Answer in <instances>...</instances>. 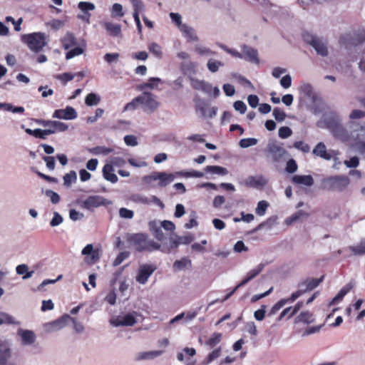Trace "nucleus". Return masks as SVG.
Here are the masks:
<instances>
[{"instance_id":"nucleus-1","label":"nucleus","mask_w":365,"mask_h":365,"mask_svg":"<svg viewBox=\"0 0 365 365\" xmlns=\"http://www.w3.org/2000/svg\"><path fill=\"white\" fill-rule=\"evenodd\" d=\"M326 127L332 135L343 142H347L355 146L361 154L365 155V142L361 140V136L364 135L365 128L360 126L352 131H348L341 124L338 115H331L324 119Z\"/></svg>"},{"instance_id":"nucleus-2","label":"nucleus","mask_w":365,"mask_h":365,"mask_svg":"<svg viewBox=\"0 0 365 365\" xmlns=\"http://www.w3.org/2000/svg\"><path fill=\"white\" fill-rule=\"evenodd\" d=\"M128 242L138 252H153L160 250L161 245L153 240L148 239V235L144 233L132 234L128 237Z\"/></svg>"},{"instance_id":"nucleus-3","label":"nucleus","mask_w":365,"mask_h":365,"mask_svg":"<svg viewBox=\"0 0 365 365\" xmlns=\"http://www.w3.org/2000/svg\"><path fill=\"white\" fill-rule=\"evenodd\" d=\"M21 41L27 45L31 51L38 53L47 44V36L43 32H34L23 35Z\"/></svg>"},{"instance_id":"nucleus-4","label":"nucleus","mask_w":365,"mask_h":365,"mask_svg":"<svg viewBox=\"0 0 365 365\" xmlns=\"http://www.w3.org/2000/svg\"><path fill=\"white\" fill-rule=\"evenodd\" d=\"M349 184V179L345 175H335L324 178L322 181L323 188L329 191L341 192Z\"/></svg>"},{"instance_id":"nucleus-5","label":"nucleus","mask_w":365,"mask_h":365,"mask_svg":"<svg viewBox=\"0 0 365 365\" xmlns=\"http://www.w3.org/2000/svg\"><path fill=\"white\" fill-rule=\"evenodd\" d=\"M324 275H322L320 278L308 277L300 282L298 284L299 289L297 292L292 293L290 297L291 302H294L303 294L314 289L324 281Z\"/></svg>"},{"instance_id":"nucleus-6","label":"nucleus","mask_w":365,"mask_h":365,"mask_svg":"<svg viewBox=\"0 0 365 365\" xmlns=\"http://www.w3.org/2000/svg\"><path fill=\"white\" fill-rule=\"evenodd\" d=\"M175 175L184 178H202L204 176V173L202 172H200L195 170L190 171H179L177 172L175 175L172 173L160 172L158 176L159 186H166L167 185L173 181Z\"/></svg>"},{"instance_id":"nucleus-7","label":"nucleus","mask_w":365,"mask_h":365,"mask_svg":"<svg viewBox=\"0 0 365 365\" xmlns=\"http://www.w3.org/2000/svg\"><path fill=\"white\" fill-rule=\"evenodd\" d=\"M264 265L259 264L256 268L250 270L247 276L229 293H227L222 299H215L210 303V305H213L217 302L222 303L232 296L235 292L241 287L247 284L250 281L256 277L263 269Z\"/></svg>"},{"instance_id":"nucleus-8","label":"nucleus","mask_w":365,"mask_h":365,"mask_svg":"<svg viewBox=\"0 0 365 365\" xmlns=\"http://www.w3.org/2000/svg\"><path fill=\"white\" fill-rule=\"evenodd\" d=\"M85 256V262L89 264H94L98 262L101 257V251L99 248H93L92 244L87 245L81 251Z\"/></svg>"},{"instance_id":"nucleus-9","label":"nucleus","mask_w":365,"mask_h":365,"mask_svg":"<svg viewBox=\"0 0 365 365\" xmlns=\"http://www.w3.org/2000/svg\"><path fill=\"white\" fill-rule=\"evenodd\" d=\"M285 154L286 150L274 143L268 144L266 149L267 158L273 163L280 162Z\"/></svg>"},{"instance_id":"nucleus-10","label":"nucleus","mask_w":365,"mask_h":365,"mask_svg":"<svg viewBox=\"0 0 365 365\" xmlns=\"http://www.w3.org/2000/svg\"><path fill=\"white\" fill-rule=\"evenodd\" d=\"M156 269L157 267L155 264H144L140 265L135 277L136 281L141 284H145Z\"/></svg>"},{"instance_id":"nucleus-11","label":"nucleus","mask_w":365,"mask_h":365,"mask_svg":"<svg viewBox=\"0 0 365 365\" xmlns=\"http://www.w3.org/2000/svg\"><path fill=\"white\" fill-rule=\"evenodd\" d=\"M141 104L145 106V110L153 112L159 106L158 102L155 99V96L148 92H144L140 96Z\"/></svg>"},{"instance_id":"nucleus-12","label":"nucleus","mask_w":365,"mask_h":365,"mask_svg":"<svg viewBox=\"0 0 365 365\" xmlns=\"http://www.w3.org/2000/svg\"><path fill=\"white\" fill-rule=\"evenodd\" d=\"M242 51L243 54L242 59H245L249 62L255 64L259 63V58L257 50L255 49L254 48L250 46L245 44L242 46Z\"/></svg>"},{"instance_id":"nucleus-13","label":"nucleus","mask_w":365,"mask_h":365,"mask_svg":"<svg viewBox=\"0 0 365 365\" xmlns=\"http://www.w3.org/2000/svg\"><path fill=\"white\" fill-rule=\"evenodd\" d=\"M52 117L59 119L73 120L77 118V113L73 107L67 106L65 109L56 110Z\"/></svg>"},{"instance_id":"nucleus-14","label":"nucleus","mask_w":365,"mask_h":365,"mask_svg":"<svg viewBox=\"0 0 365 365\" xmlns=\"http://www.w3.org/2000/svg\"><path fill=\"white\" fill-rule=\"evenodd\" d=\"M135 317L133 314H126L123 317H118L111 320V324L115 327L125 326L131 327L136 323Z\"/></svg>"},{"instance_id":"nucleus-15","label":"nucleus","mask_w":365,"mask_h":365,"mask_svg":"<svg viewBox=\"0 0 365 365\" xmlns=\"http://www.w3.org/2000/svg\"><path fill=\"white\" fill-rule=\"evenodd\" d=\"M105 205V199L98 195H92L88 197L83 201L82 207L87 210H91L95 207H100Z\"/></svg>"},{"instance_id":"nucleus-16","label":"nucleus","mask_w":365,"mask_h":365,"mask_svg":"<svg viewBox=\"0 0 365 365\" xmlns=\"http://www.w3.org/2000/svg\"><path fill=\"white\" fill-rule=\"evenodd\" d=\"M299 91L304 96L311 98L313 102L316 101L317 96L314 92V88L312 84L309 83H304L299 86Z\"/></svg>"},{"instance_id":"nucleus-17","label":"nucleus","mask_w":365,"mask_h":365,"mask_svg":"<svg viewBox=\"0 0 365 365\" xmlns=\"http://www.w3.org/2000/svg\"><path fill=\"white\" fill-rule=\"evenodd\" d=\"M18 334L21 336L24 345L32 344L36 341V335L33 331L19 329Z\"/></svg>"},{"instance_id":"nucleus-18","label":"nucleus","mask_w":365,"mask_h":365,"mask_svg":"<svg viewBox=\"0 0 365 365\" xmlns=\"http://www.w3.org/2000/svg\"><path fill=\"white\" fill-rule=\"evenodd\" d=\"M313 154L319 156L322 158L329 160L331 158V155L327 152L326 145L324 143H319L313 150Z\"/></svg>"},{"instance_id":"nucleus-19","label":"nucleus","mask_w":365,"mask_h":365,"mask_svg":"<svg viewBox=\"0 0 365 365\" xmlns=\"http://www.w3.org/2000/svg\"><path fill=\"white\" fill-rule=\"evenodd\" d=\"M113 171L112 165L106 164L103 168V175L104 178L112 183H115L118 178Z\"/></svg>"},{"instance_id":"nucleus-20","label":"nucleus","mask_w":365,"mask_h":365,"mask_svg":"<svg viewBox=\"0 0 365 365\" xmlns=\"http://www.w3.org/2000/svg\"><path fill=\"white\" fill-rule=\"evenodd\" d=\"M180 31L182 32L183 36L187 38L188 41H197V37L195 34V31L190 26L182 24L180 26Z\"/></svg>"},{"instance_id":"nucleus-21","label":"nucleus","mask_w":365,"mask_h":365,"mask_svg":"<svg viewBox=\"0 0 365 365\" xmlns=\"http://www.w3.org/2000/svg\"><path fill=\"white\" fill-rule=\"evenodd\" d=\"M11 355V351L9 346L4 343H0V365H5Z\"/></svg>"},{"instance_id":"nucleus-22","label":"nucleus","mask_w":365,"mask_h":365,"mask_svg":"<svg viewBox=\"0 0 365 365\" xmlns=\"http://www.w3.org/2000/svg\"><path fill=\"white\" fill-rule=\"evenodd\" d=\"M61 43L65 50H68L72 46L77 44L76 38L72 33H66V34L61 38Z\"/></svg>"},{"instance_id":"nucleus-23","label":"nucleus","mask_w":365,"mask_h":365,"mask_svg":"<svg viewBox=\"0 0 365 365\" xmlns=\"http://www.w3.org/2000/svg\"><path fill=\"white\" fill-rule=\"evenodd\" d=\"M292 182L299 185L312 186L314 184V179L311 175H294L292 178Z\"/></svg>"},{"instance_id":"nucleus-24","label":"nucleus","mask_w":365,"mask_h":365,"mask_svg":"<svg viewBox=\"0 0 365 365\" xmlns=\"http://www.w3.org/2000/svg\"><path fill=\"white\" fill-rule=\"evenodd\" d=\"M104 27L108 34L113 37L118 36L121 34V26L119 24L106 22L104 24Z\"/></svg>"},{"instance_id":"nucleus-25","label":"nucleus","mask_w":365,"mask_h":365,"mask_svg":"<svg viewBox=\"0 0 365 365\" xmlns=\"http://www.w3.org/2000/svg\"><path fill=\"white\" fill-rule=\"evenodd\" d=\"M163 351H145L139 353L135 359L137 361L145 360L154 359L157 356H160L163 354Z\"/></svg>"},{"instance_id":"nucleus-26","label":"nucleus","mask_w":365,"mask_h":365,"mask_svg":"<svg viewBox=\"0 0 365 365\" xmlns=\"http://www.w3.org/2000/svg\"><path fill=\"white\" fill-rule=\"evenodd\" d=\"M312 46L315 49L317 54L322 56H327L328 55L327 45L319 38H318Z\"/></svg>"},{"instance_id":"nucleus-27","label":"nucleus","mask_w":365,"mask_h":365,"mask_svg":"<svg viewBox=\"0 0 365 365\" xmlns=\"http://www.w3.org/2000/svg\"><path fill=\"white\" fill-rule=\"evenodd\" d=\"M205 173L225 175L228 173L226 168L218 165H207L204 168Z\"/></svg>"},{"instance_id":"nucleus-28","label":"nucleus","mask_w":365,"mask_h":365,"mask_svg":"<svg viewBox=\"0 0 365 365\" xmlns=\"http://www.w3.org/2000/svg\"><path fill=\"white\" fill-rule=\"evenodd\" d=\"M350 44L357 46L365 42V31H361L354 33L353 36L350 38Z\"/></svg>"},{"instance_id":"nucleus-29","label":"nucleus","mask_w":365,"mask_h":365,"mask_svg":"<svg viewBox=\"0 0 365 365\" xmlns=\"http://www.w3.org/2000/svg\"><path fill=\"white\" fill-rule=\"evenodd\" d=\"M191 260L187 257H182L179 260H176L173 264L175 270H182L187 267H191Z\"/></svg>"},{"instance_id":"nucleus-30","label":"nucleus","mask_w":365,"mask_h":365,"mask_svg":"<svg viewBox=\"0 0 365 365\" xmlns=\"http://www.w3.org/2000/svg\"><path fill=\"white\" fill-rule=\"evenodd\" d=\"M297 322L310 324L314 322L313 314L309 311L302 312L297 317Z\"/></svg>"},{"instance_id":"nucleus-31","label":"nucleus","mask_w":365,"mask_h":365,"mask_svg":"<svg viewBox=\"0 0 365 365\" xmlns=\"http://www.w3.org/2000/svg\"><path fill=\"white\" fill-rule=\"evenodd\" d=\"M221 339H222V334H220L219 332H215L206 341L205 344L209 346L210 348H213L220 342Z\"/></svg>"},{"instance_id":"nucleus-32","label":"nucleus","mask_w":365,"mask_h":365,"mask_svg":"<svg viewBox=\"0 0 365 365\" xmlns=\"http://www.w3.org/2000/svg\"><path fill=\"white\" fill-rule=\"evenodd\" d=\"M16 273L18 274H24L23 279H26L32 277L34 271L29 272V267L26 264H19L16 267Z\"/></svg>"},{"instance_id":"nucleus-33","label":"nucleus","mask_w":365,"mask_h":365,"mask_svg":"<svg viewBox=\"0 0 365 365\" xmlns=\"http://www.w3.org/2000/svg\"><path fill=\"white\" fill-rule=\"evenodd\" d=\"M68 319H70V317L68 315H66L61 319L55 320L50 324L51 329L53 330L61 329L66 325V320Z\"/></svg>"},{"instance_id":"nucleus-34","label":"nucleus","mask_w":365,"mask_h":365,"mask_svg":"<svg viewBox=\"0 0 365 365\" xmlns=\"http://www.w3.org/2000/svg\"><path fill=\"white\" fill-rule=\"evenodd\" d=\"M179 245H180L179 240H178V239L177 237V235H175L174 237H170V245H169V247H164L163 246V248L161 249V251H163L164 252L169 253L173 250L177 249Z\"/></svg>"},{"instance_id":"nucleus-35","label":"nucleus","mask_w":365,"mask_h":365,"mask_svg":"<svg viewBox=\"0 0 365 365\" xmlns=\"http://www.w3.org/2000/svg\"><path fill=\"white\" fill-rule=\"evenodd\" d=\"M100 101L101 98L93 93H88L85 99V103L88 106L98 105Z\"/></svg>"},{"instance_id":"nucleus-36","label":"nucleus","mask_w":365,"mask_h":365,"mask_svg":"<svg viewBox=\"0 0 365 365\" xmlns=\"http://www.w3.org/2000/svg\"><path fill=\"white\" fill-rule=\"evenodd\" d=\"M68 128V126L66 123L61 121L53 120V122L52 123V125L51 126V128H49L48 130H54V133H56L63 132L66 130Z\"/></svg>"},{"instance_id":"nucleus-37","label":"nucleus","mask_w":365,"mask_h":365,"mask_svg":"<svg viewBox=\"0 0 365 365\" xmlns=\"http://www.w3.org/2000/svg\"><path fill=\"white\" fill-rule=\"evenodd\" d=\"M139 104H141L140 96L135 97L130 102L128 103L125 106L123 111L134 110L138 108Z\"/></svg>"},{"instance_id":"nucleus-38","label":"nucleus","mask_w":365,"mask_h":365,"mask_svg":"<svg viewBox=\"0 0 365 365\" xmlns=\"http://www.w3.org/2000/svg\"><path fill=\"white\" fill-rule=\"evenodd\" d=\"M34 136L35 138L40 139H46L47 135L54 133V130H51L48 129L42 130L40 128H36L34 130Z\"/></svg>"},{"instance_id":"nucleus-39","label":"nucleus","mask_w":365,"mask_h":365,"mask_svg":"<svg viewBox=\"0 0 365 365\" xmlns=\"http://www.w3.org/2000/svg\"><path fill=\"white\" fill-rule=\"evenodd\" d=\"M89 151L95 155H108L113 151V149L103 146H96L93 148H91Z\"/></svg>"},{"instance_id":"nucleus-40","label":"nucleus","mask_w":365,"mask_h":365,"mask_svg":"<svg viewBox=\"0 0 365 365\" xmlns=\"http://www.w3.org/2000/svg\"><path fill=\"white\" fill-rule=\"evenodd\" d=\"M78 9L84 14H89L88 11H93L95 9V5L91 2L81 1L78 3Z\"/></svg>"},{"instance_id":"nucleus-41","label":"nucleus","mask_w":365,"mask_h":365,"mask_svg":"<svg viewBox=\"0 0 365 365\" xmlns=\"http://www.w3.org/2000/svg\"><path fill=\"white\" fill-rule=\"evenodd\" d=\"M349 292V288L343 287L339 293L335 296L329 304V306L334 305L342 300L344 297Z\"/></svg>"},{"instance_id":"nucleus-42","label":"nucleus","mask_w":365,"mask_h":365,"mask_svg":"<svg viewBox=\"0 0 365 365\" xmlns=\"http://www.w3.org/2000/svg\"><path fill=\"white\" fill-rule=\"evenodd\" d=\"M292 302L290 297L287 299H282L277 302L271 309L270 314H274L277 312L282 307H283L287 303Z\"/></svg>"},{"instance_id":"nucleus-43","label":"nucleus","mask_w":365,"mask_h":365,"mask_svg":"<svg viewBox=\"0 0 365 365\" xmlns=\"http://www.w3.org/2000/svg\"><path fill=\"white\" fill-rule=\"evenodd\" d=\"M349 250L355 255H365V242H361L359 245L351 246Z\"/></svg>"},{"instance_id":"nucleus-44","label":"nucleus","mask_w":365,"mask_h":365,"mask_svg":"<svg viewBox=\"0 0 365 365\" xmlns=\"http://www.w3.org/2000/svg\"><path fill=\"white\" fill-rule=\"evenodd\" d=\"M258 140L254 138H243L240 140L239 145L242 148H246L250 146L255 145Z\"/></svg>"},{"instance_id":"nucleus-45","label":"nucleus","mask_w":365,"mask_h":365,"mask_svg":"<svg viewBox=\"0 0 365 365\" xmlns=\"http://www.w3.org/2000/svg\"><path fill=\"white\" fill-rule=\"evenodd\" d=\"M269 206V204L265 200L259 201L256 208V214L259 216H262L265 214L266 210Z\"/></svg>"},{"instance_id":"nucleus-46","label":"nucleus","mask_w":365,"mask_h":365,"mask_svg":"<svg viewBox=\"0 0 365 365\" xmlns=\"http://www.w3.org/2000/svg\"><path fill=\"white\" fill-rule=\"evenodd\" d=\"M76 74L71 73H63L56 76V78L60 80L63 85H66L68 81H72Z\"/></svg>"},{"instance_id":"nucleus-47","label":"nucleus","mask_w":365,"mask_h":365,"mask_svg":"<svg viewBox=\"0 0 365 365\" xmlns=\"http://www.w3.org/2000/svg\"><path fill=\"white\" fill-rule=\"evenodd\" d=\"M272 114L275 120L279 122L283 121L286 118L285 112L280 108H274Z\"/></svg>"},{"instance_id":"nucleus-48","label":"nucleus","mask_w":365,"mask_h":365,"mask_svg":"<svg viewBox=\"0 0 365 365\" xmlns=\"http://www.w3.org/2000/svg\"><path fill=\"white\" fill-rule=\"evenodd\" d=\"M292 134V129L287 126H282L278 130L279 137L282 139L289 138Z\"/></svg>"},{"instance_id":"nucleus-49","label":"nucleus","mask_w":365,"mask_h":365,"mask_svg":"<svg viewBox=\"0 0 365 365\" xmlns=\"http://www.w3.org/2000/svg\"><path fill=\"white\" fill-rule=\"evenodd\" d=\"M111 13L113 17H122L124 15L122 5L118 3L114 4L112 6Z\"/></svg>"},{"instance_id":"nucleus-50","label":"nucleus","mask_w":365,"mask_h":365,"mask_svg":"<svg viewBox=\"0 0 365 365\" xmlns=\"http://www.w3.org/2000/svg\"><path fill=\"white\" fill-rule=\"evenodd\" d=\"M222 65L221 61L210 59L207 66L210 71L215 73L218 71L219 67Z\"/></svg>"},{"instance_id":"nucleus-51","label":"nucleus","mask_w":365,"mask_h":365,"mask_svg":"<svg viewBox=\"0 0 365 365\" xmlns=\"http://www.w3.org/2000/svg\"><path fill=\"white\" fill-rule=\"evenodd\" d=\"M45 194L47 197H50L53 204H57L60 202L61 197L57 192L51 190H46Z\"/></svg>"},{"instance_id":"nucleus-52","label":"nucleus","mask_w":365,"mask_h":365,"mask_svg":"<svg viewBox=\"0 0 365 365\" xmlns=\"http://www.w3.org/2000/svg\"><path fill=\"white\" fill-rule=\"evenodd\" d=\"M302 38H303V40L307 43L308 44L312 46L314 42L319 38H317V36H314L313 34H312L311 33L309 32H304L302 34Z\"/></svg>"},{"instance_id":"nucleus-53","label":"nucleus","mask_w":365,"mask_h":365,"mask_svg":"<svg viewBox=\"0 0 365 365\" xmlns=\"http://www.w3.org/2000/svg\"><path fill=\"white\" fill-rule=\"evenodd\" d=\"M149 51L156 57L160 58L162 56L160 46L156 43H152L148 46Z\"/></svg>"},{"instance_id":"nucleus-54","label":"nucleus","mask_w":365,"mask_h":365,"mask_svg":"<svg viewBox=\"0 0 365 365\" xmlns=\"http://www.w3.org/2000/svg\"><path fill=\"white\" fill-rule=\"evenodd\" d=\"M83 52V48L80 47H75L74 48H72L71 50L68 51L66 54V59H71L76 56H79L82 54Z\"/></svg>"},{"instance_id":"nucleus-55","label":"nucleus","mask_w":365,"mask_h":365,"mask_svg":"<svg viewBox=\"0 0 365 365\" xmlns=\"http://www.w3.org/2000/svg\"><path fill=\"white\" fill-rule=\"evenodd\" d=\"M76 180V174L74 171H71L63 176L64 185L69 186L73 181Z\"/></svg>"},{"instance_id":"nucleus-56","label":"nucleus","mask_w":365,"mask_h":365,"mask_svg":"<svg viewBox=\"0 0 365 365\" xmlns=\"http://www.w3.org/2000/svg\"><path fill=\"white\" fill-rule=\"evenodd\" d=\"M294 147L303 153H309L310 150V147L308 144L304 143L303 141H296L294 143Z\"/></svg>"},{"instance_id":"nucleus-57","label":"nucleus","mask_w":365,"mask_h":365,"mask_svg":"<svg viewBox=\"0 0 365 365\" xmlns=\"http://www.w3.org/2000/svg\"><path fill=\"white\" fill-rule=\"evenodd\" d=\"M134 11L141 13L144 10V4L141 0H130Z\"/></svg>"},{"instance_id":"nucleus-58","label":"nucleus","mask_w":365,"mask_h":365,"mask_svg":"<svg viewBox=\"0 0 365 365\" xmlns=\"http://www.w3.org/2000/svg\"><path fill=\"white\" fill-rule=\"evenodd\" d=\"M221 348L218 347L217 349L213 350L211 353L208 354L206 358V363L209 364L215 359L218 358L220 355Z\"/></svg>"},{"instance_id":"nucleus-59","label":"nucleus","mask_w":365,"mask_h":365,"mask_svg":"<svg viewBox=\"0 0 365 365\" xmlns=\"http://www.w3.org/2000/svg\"><path fill=\"white\" fill-rule=\"evenodd\" d=\"M129 256L128 252H120L115 260L113 261L114 266L120 265Z\"/></svg>"},{"instance_id":"nucleus-60","label":"nucleus","mask_w":365,"mask_h":365,"mask_svg":"<svg viewBox=\"0 0 365 365\" xmlns=\"http://www.w3.org/2000/svg\"><path fill=\"white\" fill-rule=\"evenodd\" d=\"M297 164L294 159H290L287 163L286 170L289 173H293L297 170Z\"/></svg>"},{"instance_id":"nucleus-61","label":"nucleus","mask_w":365,"mask_h":365,"mask_svg":"<svg viewBox=\"0 0 365 365\" xmlns=\"http://www.w3.org/2000/svg\"><path fill=\"white\" fill-rule=\"evenodd\" d=\"M62 222L63 217H61V215L58 212H54L53 217L50 222V225L51 227H56L62 223Z\"/></svg>"},{"instance_id":"nucleus-62","label":"nucleus","mask_w":365,"mask_h":365,"mask_svg":"<svg viewBox=\"0 0 365 365\" xmlns=\"http://www.w3.org/2000/svg\"><path fill=\"white\" fill-rule=\"evenodd\" d=\"M124 142L128 146H135L138 145L137 138L133 135H127L124 137Z\"/></svg>"},{"instance_id":"nucleus-63","label":"nucleus","mask_w":365,"mask_h":365,"mask_svg":"<svg viewBox=\"0 0 365 365\" xmlns=\"http://www.w3.org/2000/svg\"><path fill=\"white\" fill-rule=\"evenodd\" d=\"M119 215L121 217L125 219H131L133 218L134 213L132 210H128L125 207H122L119 210Z\"/></svg>"},{"instance_id":"nucleus-64","label":"nucleus","mask_w":365,"mask_h":365,"mask_svg":"<svg viewBox=\"0 0 365 365\" xmlns=\"http://www.w3.org/2000/svg\"><path fill=\"white\" fill-rule=\"evenodd\" d=\"M233 106L236 110L239 111L242 114L245 113L247 110L245 103L242 101H235Z\"/></svg>"}]
</instances>
